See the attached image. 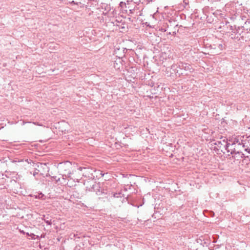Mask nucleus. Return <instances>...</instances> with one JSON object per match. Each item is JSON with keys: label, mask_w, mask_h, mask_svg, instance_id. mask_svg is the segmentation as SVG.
I'll use <instances>...</instances> for the list:
<instances>
[{"label": "nucleus", "mask_w": 250, "mask_h": 250, "mask_svg": "<svg viewBox=\"0 0 250 250\" xmlns=\"http://www.w3.org/2000/svg\"><path fill=\"white\" fill-rule=\"evenodd\" d=\"M71 168V164L70 162H65L60 163L59 166V172L62 176L63 179L70 177L71 172L70 169Z\"/></svg>", "instance_id": "nucleus-1"}, {"label": "nucleus", "mask_w": 250, "mask_h": 250, "mask_svg": "<svg viewBox=\"0 0 250 250\" xmlns=\"http://www.w3.org/2000/svg\"><path fill=\"white\" fill-rule=\"evenodd\" d=\"M245 147V145L244 143H238V144H236L235 146V150H233V152L235 153V154H238L241 158L246 157L242 152Z\"/></svg>", "instance_id": "nucleus-2"}, {"label": "nucleus", "mask_w": 250, "mask_h": 250, "mask_svg": "<svg viewBox=\"0 0 250 250\" xmlns=\"http://www.w3.org/2000/svg\"><path fill=\"white\" fill-rule=\"evenodd\" d=\"M178 68L180 69V71L181 72H182V70L189 72H191L193 70V68L190 64L183 62H180L178 63Z\"/></svg>", "instance_id": "nucleus-3"}, {"label": "nucleus", "mask_w": 250, "mask_h": 250, "mask_svg": "<svg viewBox=\"0 0 250 250\" xmlns=\"http://www.w3.org/2000/svg\"><path fill=\"white\" fill-rule=\"evenodd\" d=\"M178 68V65L177 66L176 64H173L171 66L170 68H168V69H170V76H172L173 74H175L177 76L178 74L179 76H180L181 75H183L184 74V72L179 71L178 70H177V68Z\"/></svg>", "instance_id": "nucleus-4"}, {"label": "nucleus", "mask_w": 250, "mask_h": 250, "mask_svg": "<svg viewBox=\"0 0 250 250\" xmlns=\"http://www.w3.org/2000/svg\"><path fill=\"white\" fill-rule=\"evenodd\" d=\"M224 146L228 152H230L231 154H235V153L233 152V150H235V146L234 145L229 143H227Z\"/></svg>", "instance_id": "nucleus-5"}, {"label": "nucleus", "mask_w": 250, "mask_h": 250, "mask_svg": "<svg viewBox=\"0 0 250 250\" xmlns=\"http://www.w3.org/2000/svg\"><path fill=\"white\" fill-rule=\"evenodd\" d=\"M243 143V141L242 140L240 141L238 139L235 138L232 144L233 145H234V146H235L236 144H238V143Z\"/></svg>", "instance_id": "nucleus-6"}, {"label": "nucleus", "mask_w": 250, "mask_h": 250, "mask_svg": "<svg viewBox=\"0 0 250 250\" xmlns=\"http://www.w3.org/2000/svg\"><path fill=\"white\" fill-rule=\"evenodd\" d=\"M215 144L218 146V147H221V146H219V145H222L223 143L220 141H217L216 143H215Z\"/></svg>", "instance_id": "nucleus-7"}, {"label": "nucleus", "mask_w": 250, "mask_h": 250, "mask_svg": "<svg viewBox=\"0 0 250 250\" xmlns=\"http://www.w3.org/2000/svg\"><path fill=\"white\" fill-rule=\"evenodd\" d=\"M243 150H244L245 151H247L248 153L250 154V148H249V147L245 148V147L243 149Z\"/></svg>", "instance_id": "nucleus-8"}, {"label": "nucleus", "mask_w": 250, "mask_h": 250, "mask_svg": "<svg viewBox=\"0 0 250 250\" xmlns=\"http://www.w3.org/2000/svg\"><path fill=\"white\" fill-rule=\"evenodd\" d=\"M104 192L102 191H100V190H98V191H96V194L97 195H102Z\"/></svg>", "instance_id": "nucleus-9"}, {"label": "nucleus", "mask_w": 250, "mask_h": 250, "mask_svg": "<svg viewBox=\"0 0 250 250\" xmlns=\"http://www.w3.org/2000/svg\"><path fill=\"white\" fill-rule=\"evenodd\" d=\"M120 6L121 7H123L125 5V3L123 1L121 2L119 4Z\"/></svg>", "instance_id": "nucleus-10"}, {"label": "nucleus", "mask_w": 250, "mask_h": 250, "mask_svg": "<svg viewBox=\"0 0 250 250\" xmlns=\"http://www.w3.org/2000/svg\"><path fill=\"white\" fill-rule=\"evenodd\" d=\"M218 48L220 49V50H222L223 48V45L222 44H218Z\"/></svg>", "instance_id": "nucleus-11"}, {"label": "nucleus", "mask_w": 250, "mask_h": 250, "mask_svg": "<svg viewBox=\"0 0 250 250\" xmlns=\"http://www.w3.org/2000/svg\"><path fill=\"white\" fill-rule=\"evenodd\" d=\"M45 223L48 224V225H51L52 224V222H51V220H44Z\"/></svg>", "instance_id": "nucleus-12"}, {"label": "nucleus", "mask_w": 250, "mask_h": 250, "mask_svg": "<svg viewBox=\"0 0 250 250\" xmlns=\"http://www.w3.org/2000/svg\"><path fill=\"white\" fill-rule=\"evenodd\" d=\"M222 143H223L224 144H225V145H226V144H227V143H228L226 141V139H225V138L223 139V140H222Z\"/></svg>", "instance_id": "nucleus-13"}, {"label": "nucleus", "mask_w": 250, "mask_h": 250, "mask_svg": "<svg viewBox=\"0 0 250 250\" xmlns=\"http://www.w3.org/2000/svg\"><path fill=\"white\" fill-rule=\"evenodd\" d=\"M83 169H85V167H79L78 168V170H79L80 171H82Z\"/></svg>", "instance_id": "nucleus-14"}, {"label": "nucleus", "mask_w": 250, "mask_h": 250, "mask_svg": "<svg viewBox=\"0 0 250 250\" xmlns=\"http://www.w3.org/2000/svg\"><path fill=\"white\" fill-rule=\"evenodd\" d=\"M134 10V9H129V14H132L133 13Z\"/></svg>", "instance_id": "nucleus-15"}, {"label": "nucleus", "mask_w": 250, "mask_h": 250, "mask_svg": "<svg viewBox=\"0 0 250 250\" xmlns=\"http://www.w3.org/2000/svg\"><path fill=\"white\" fill-rule=\"evenodd\" d=\"M33 124L35 125H40L38 123H37V122H33Z\"/></svg>", "instance_id": "nucleus-16"}]
</instances>
